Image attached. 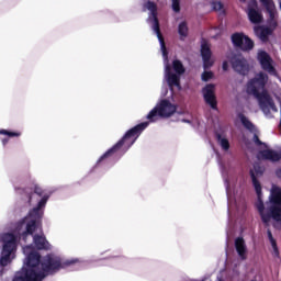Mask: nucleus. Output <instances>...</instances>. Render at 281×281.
<instances>
[{
  "instance_id": "obj_33",
  "label": "nucleus",
  "mask_w": 281,
  "mask_h": 281,
  "mask_svg": "<svg viewBox=\"0 0 281 281\" xmlns=\"http://www.w3.org/2000/svg\"><path fill=\"white\" fill-rule=\"evenodd\" d=\"M182 122H188V123H190V120H183Z\"/></svg>"
},
{
  "instance_id": "obj_24",
  "label": "nucleus",
  "mask_w": 281,
  "mask_h": 281,
  "mask_svg": "<svg viewBox=\"0 0 281 281\" xmlns=\"http://www.w3.org/2000/svg\"><path fill=\"white\" fill-rule=\"evenodd\" d=\"M0 135H7V137H21V132H10L7 130H0Z\"/></svg>"
},
{
  "instance_id": "obj_8",
  "label": "nucleus",
  "mask_w": 281,
  "mask_h": 281,
  "mask_svg": "<svg viewBox=\"0 0 281 281\" xmlns=\"http://www.w3.org/2000/svg\"><path fill=\"white\" fill-rule=\"evenodd\" d=\"M241 5H247L246 12L250 23L258 25L262 23V13L258 10V2L256 0H239Z\"/></svg>"
},
{
  "instance_id": "obj_32",
  "label": "nucleus",
  "mask_w": 281,
  "mask_h": 281,
  "mask_svg": "<svg viewBox=\"0 0 281 281\" xmlns=\"http://www.w3.org/2000/svg\"><path fill=\"white\" fill-rule=\"evenodd\" d=\"M2 144H3V146H5V144H8V138H3Z\"/></svg>"
},
{
  "instance_id": "obj_13",
  "label": "nucleus",
  "mask_w": 281,
  "mask_h": 281,
  "mask_svg": "<svg viewBox=\"0 0 281 281\" xmlns=\"http://www.w3.org/2000/svg\"><path fill=\"white\" fill-rule=\"evenodd\" d=\"M231 63L234 71L240 74V76H249L251 66L247 63V59L243 57H234Z\"/></svg>"
},
{
  "instance_id": "obj_9",
  "label": "nucleus",
  "mask_w": 281,
  "mask_h": 281,
  "mask_svg": "<svg viewBox=\"0 0 281 281\" xmlns=\"http://www.w3.org/2000/svg\"><path fill=\"white\" fill-rule=\"evenodd\" d=\"M257 60L263 71H267L270 76H277L276 67L273 66V58H271L269 53L266 50H258Z\"/></svg>"
},
{
  "instance_id": "obj_31",
  "label": "nucleus",
  "mask_w": 281,
  "mask_h": 281,
  "mask_svg": "<svg viewBox=\"0 0 281 281\" xmlns=\"http://www.w3.org/2000/svg\"><path fill=\"white\" fill-rule=\"evenodd\" d=\"M161 95L164 97L168 95V90H165V91L162 90Z\"/></svg>"
},
{
  "instance_id": "obj_25",
  "label": "nucleus",
  "mask_w": 281,
  "mask_h": 281,
  "mask_svg": "<svg viewBox=\"0 0 281 281\" xmlns=\"http://www.w3.org/2000/svg\"><path fill=\"white\" fill-rule=\"evenodd\" d=\"M202 80L203 82H209V80H212V78H214V72L212 71H209V70H205L203 74H202Z\"/></svg>"
},
{
  "instance_id": "obj_23",
  "label": "nucleus",
  "mask_w": 281,
  "mask_h": 281,
  "mask_svg": "<svg viewBox=\"0 0 281 281\" xmlns=\"http://www.w3.org/2000/svg\"><path fill=\"white\" fill-rule=\"evenodd\" d=\"M178 32L180 34V38H186V36H188V24L186 22H181L178 26Z\"/></svg>"
},
{
  "instance_id": "obj_22",
  "label": "nucleus",
  "mask_w": 281,
  "mask_h": 281,
  "mask_svg": "<svg viewBox=\"0 0 281 281\" xmlns=\"http://www.w3.org/2000/svg\"><path fill=\"white\" fill-rule=\"evenodd\" d=\"M212 8L215 12H220V14H225V5L221 1L212 2Z\"/></svg>"
},
{
  "instance_id": "obj_3",
  "label": "nucleus",
  "mask_w": 281,
  "mask_h": 281,
  "mask_svg": "<svg viewBox=\"0 0 281 281\" xmlns=\"http://www.w3.org/2000/svg\"><path fill=\"white\" fill-rule=\"evenodd\" d=\"M263 173L265 167H260L259 165H255L254 168L250 169L252 186L258 199L256 207L265 225H271V223L281 225V188L273 184L270 189L268 202L265 204V202H262V186L260 181H258V177H262Z\"/></svg>"
},
{
  "instance_id": "obj_12",
  "label": "nucleus",
  "mask_w": 281,
  "mask_h": 281,
  "mask_svg": "<svg viewBox=\"0 0 281 281\" xmlns=\"http://www.w3.org/2000/svg\"><path fill=\"white\" fill-rule=\"evenodd\" d=\"M258 159H263L266 161H280L281 159V150L276 151L271 149L269 146L261 144V149L258 153Z\"/></svg>"
},
{
  "instance_id": "obj_6",
  "label": "nucleus",
  "mask_w": 281,
  "mask_h": 281,
  "mask_svg": "<svg viewBox=\"0 0 281 281\" xmlns=\"http://www.w3.org/2000/svg\"><path fill=\"white\" fill-rule=\"evenodd\" d=\"M175 113H177V104L171 103L170 100L162 99L149 111L146 119L149 122H157L159 117H172Z\"/></svg>"
},
{
  "instance_id": "obj_28",
  "label": "nucleus",
  "mask_w": 281,
  "mask_h": 281,
  "mask_svg": "<svg viewBox=\"0 0 281 281\" xmlns=\"http://www.w3.org/2000/svg\"><path fill=\"white\" fill-rule=\"evenodd\" d=\"M276 177L281 180V168L276 170Z\"/></svg>"
},
{
  "instance_id": "obj_17",
  "label": "nucleus",
  "mask_w": 281,
  "mask_h": 281,
  "mask_svg": "<svg viewBox=\"0 0 281 281\" xmlns=\"http://www.w3.org/2000/svg\"><path fill=\"white\" fill-rule=\"evenodd\" d=\"M235 249L240 260H247V244L243 237L235 239Z\"/></svg>"
},
{
  "instance_id": "obj_20",
  "label": "nucleus",
  "mask_w": 281,
  "mask_h": 281,
  "mask_svg": "<svg viewBox=\"0 0 281 281\" xmlns=\"http://www.w3.org/2000/svg\"><path fill=\"white\" fill-rule=\"evenodd\" d=\"M216 139L218 146H221L222 150L227 153L229 150V139H227V136L225 134H216Z\"/></svg>"
},
{
  "instance_id": "obj_18",
  "label": "nucleus",
  "mask_w": 281,
  "mask_h": 281,
  "mask_svg": "<svg viewBox=\"0 0 281 281\" xmlns=\"http://www.w3.org/2000/svg\"><path fill=\"white\" fill-rule=\"evenodd\" d=\"M33 240L37 249H52V245L49 244V241H47V239L45 238V235L43 234L35 235L33 237Z\"/></svg>"
},
{
  "instance_id": "obj_21",
  "label": "nucleus",
  "mask_w": 281,
  "mask_h": 281,
  "mask_svg": "<svg viewBox=\"0 0 281 281\" xmlns=\"http://www.w3.org/2000/svg\"><path fill=\"white\" fill-rule=\"evenodd\" d=\"M268 238L272 247L273 256H280V251H278V245L276 244V239H273V235L269 231H268Z\"/></svg>"
},
{
  "instance_id": "obj_34",
  "label": "nucleus",
  "mask_w": 281,
  "mask_h": 281,
  "mask_svg": "<svg viewBox=\"0 0 281 281\" xmlns=\"http://www.w3.org/2000/svg\"><path fill=\"white\" fill-rule=\"evenodd\" d=\"M273 25H274V27H276V25H277V24H276V23H273Z\"/></svg>"
},
{
  "instance_id": "obj_4",
  "label": "nucleus",
  "mask_w": 281,
  "mask_h": 281,
  "mask_svg": "<svg viewBox=\"0 0 281 281\" xmlns=\"http://www.w3.org/2000/svg\"><path fill=\"white\" fill-rule=\"evenodd\" d=\"M145 10L149 12L148 21L151 23L153 31L157 35V38L160 43V52L162 54L165 63V80L169 85L171 93L175 91H181V75L186 74V68L180 60H173L172 68L168 65V50L166 49V43H164V37L159 32V21H157V4L151 1H147L144 4Z\"/></svg>"
},
{
  "instance_id": "obj_7",
  "label": "nucleus",
  "mask_w": 281,
  "mask_h": 281,
  "mask_svg": "<svg viewBox=\"0 0 281 281\" xmlns=\"http://www.w3.org/2000/svg\"><path fill=\"white\" fill-rule=\"evenodd\" d=\"M267 82H269V76H267V74L262 71L257 72L246 83V93H248V95H254V98L258 99L262 95V93H267V91H265Z\"/></svg>"
},
{
  "instance_id": "obj_2",
  "label": "nucleus",
  "mask_w": 281,
  "mask_h": 281,
  "mask_svg": "<svg viewBox=\"0 0 281 281\" xmlns=\"http://www.w3.org/2000/svg\"><path fill=\"white\" fill-rule=\"evenodd\" d=\"M23 252V267L16 272L13 281H43L49 273H56L79 262L78 259H63L56 255H48L41 260V255L32 246L24 247Z\"/></svg>"
},
{
  "instance_id": "obj_10",
  "label": "nucleus",
  "mask_w": 281,
  "mask_h": 281,
  "mask_svg": "<svg viewBox=\"0 0 281 281\" xmlns=\"http://www.w3.org/2000/svg\"><path fill=\"white\" fill-rule=\"evenodd\" d=\"M232 42L235 47H238L243 52H251L254 49V41L244 33H235L232 35Z\"/></svg>"
},
{
  "instance_id": "obj_14",
  "label": "nucleus",
  "mask_w": 281,
  "mask_h": 281,
  "mask_svg": "<svg viewBox=\"0 0 281 281\" xmlns=\"http://www.w3.org/2000/svg\"><path fill=\"white\" fill-rule=\"evenodd\" d=\"M201 56L204 69H210V67L214 65V59L212 58V49L210 48V43L207 41H202L201 43Z\"/></svg>"
},
{
  "instance_id": "obj_15",
  "label": "nucleus",
  "mask_w": 281,
  "mask_h": 281,
  "mask_svg": "<svg viewBox=\"0 0 281 281\" xmlns=\"http://www.w3.org/2000/svg\"><path fill=\"white\" fill-rule=\"evenodd\" d=\"M235 124H241L246 131H249V133H256V125H254V123H251V121L240 112L237 113Z\"/></svg>"
},
{
  "instance_id": "obj_27",
  "label": "nucleus",
  "mask_w": 281,
  "mask_h": 281,
  "mask_svg": "<svg viewBox=\"0 0 281 281\" xmlns=\"http://www.w3.org/2000/svg\"><path fill=\"white\" fill-rule=\"evenodd\" d=\"M222 69H223L224 71H227V70L229 69V64H228L227 61H223V64H222Z\"/></svg>"
},
{
  "instance_id": "obj_19",
  "label": "nucleus",
  "mask_w": 281,
  "mask_h": 281,
  "mask_svg": "<svg viewBox=\"0 0 281 281\" xmlns=\"http://www.w3.org/2000/svg\"><path fill=\"white\" fill-rule=\"evenodd\" d=\"M261 5L267 10L270 21H273L276 19L277 10H276V3L273 0H260Z\"/></svg>"
},
{
  "instance_id": "obj_11",
  "label": "nucleus",
  "mask_w": 281,
  "mask_h": 281,
  "mask_svg": "<svg viewBox=\"0 0 281 281\" xmlns=\"http://www.w3.org/2000/svg\"><path fill=\"white\" fill-rule=\"evenodd\" d=\"M202 95H203L206 104H209V106H211V109H213L214 111H216L218 109L217 101H216V86L214 83L206 85L202 89Z\"/></svg>"
},
{
  "instance_id": "obj_26",
  "label": "nucleus",
  "mask_w": 281,
  "mask_h": 281,
  "mask_svg": "<svg viewBox=\"0 0 281 281\" xmlns=\"http://www.w3.org/2000/svg\"><path fill=\"white\" fill-rule=\"evenodd\" d=\"M172 1V10L173 12H179L180 7H179V0H171Z\"/></svg>"
},
{
  "instance_id": "obj_29",
  "label": "nucleus",
  "mask_w": 281,
  "mask_h": 281,
  "mask_svg": "<svg viewBox=\"0 0 281 281\" xmlns=\"http://www.w3.org/2000/svg\"><path fill=\"white\" fill-rule=\"evenodd\" d=\"M212 32H215V34H221V29L215 27V29L212 30Z\"/></svg>"
},
{
  "instance_id": "obj_5",
  "label": "nucleus",
  "mask_w": 281,
  "mask_h": 281,
  "mask_svg": "<svg viewBox=\"0 0 281 281\" xmlns=\"http://www.w3.org/2000/svg\"><path fill=\"white\" fill-rule=\"evenodd\" d=\"M148 128V122L140 123L130 130L125 136L116 144L113 146V148L109 149L103 156L100 157L99 161H102V159H106L109 155L112 153H120L121 155H124L131 146L137 142V137L142 135V131Z\"/></svg>"
},
{
  "instance_id": "obj_16",
  "label": "nucleus",
  "mask_w": 281,
  "mask_h": 281,
  "mask_svg": "<svg viewBox=\"0 0 281 281\" xmlns=\"http://www.w3.org/2000/svg\"><path fill=\"white\" fill-rule=\"evenodd\" d=\"M254 32L256 36L262 41V43H267L271 34H273V29L267 26H255Z\"/></svg>"
},
{
  "instance_id": "obj_30",
  "label": "nucleus",
  "mask_w": 281,
  "mask_h": 281,
  "mask_svg": "<svg viewBox=\"0 0 281 281\" xmlns=\"http://www.w3.org/2000/svg\"><path fill=\"white\" fill-rule=\"evenodd\" d=\"M254 142L256 143V144H260V140L258 139V136L255 134L254 135Z\"/></svg>"
},
{
  "instance_id": "obj_1",
  "label": "nucleus",
  "mask_w": 281,
  "mask_h": 281,
  "mask_svg": "<svg viewBox=\"0 0 281 281\" xmlns=\"http://www.w3.org/2000/svg\"><path fill=\"white\" fill-rule=\"evenodd\" d=\"M35 194L40 196L37 206L33 207L29 214L18 223L10 226L9 232L0 234V276L3 273V267H8L16 258L19 240H26L38 229V221L43 218V209L47 204L49 195L38 186H35Z\"/></svg>"
}]
</instances>
